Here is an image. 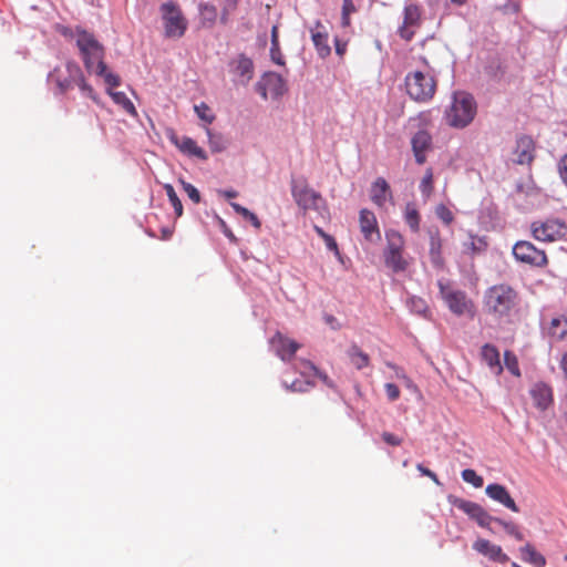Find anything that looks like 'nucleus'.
I'll use <instances>...</instances> for the list:
<instances>
[{
    "label": "nucleus",
    "instance_id": "nucleus-1",
    "mask_svg": "<svg viewBox=\"0 0 567 567\" xmlns=\"http://www.w3.org/2000/svg\"><path fill=\"white\" fill-rule=\"evenodd\" d=\"M76 47L80 50L85 69L89 72L103 76L105 83L112 89L121 84L118 75L109 72L104 63V48L93 33L85 30L76 32Z\"/></svg>",
    "mask_w": 567,
    "mask_h": 567
},
{
    "label": "nucleus",
    "instance_id": "nucleus-2",
    "mask_svg": "<svg viewBox=\"0 0 567 567\" xmlns=\"http://www.w3.org/2000/svg\"><path fill=\"white\" fill-rule=\"evenodd\" d=\"M518 303L517 290L507 284L491 286L484 292L483 307L489 316L497 319L509 317L516 311Z\"/></svg>",
    "mask_w": 567,
    "mask_h": 567
},
{
    "label": "nucleus",
    "instance_id": "nucleus-3",
    "mask_svg": "<svg viewBox=\"0 0 567 567\" xmlns=\"http://www.w3.org/2000/svg\"><path fill=\"white\" fill-rule=\"evenodd\" d=\"M49 80L55 84L60 93L78 86L83 95L96 101L93 87L86 83L81 68L73 61H68L63 68H55L50 73Z\"/></svg>",
    "mask_w": 567,
    "mask_h": 567
},
{
    "label": "nucleus",
    "instance_id": "nucleus-4",
    "mask_svg": "<svg viewBox=\"0 0 567 567\" xmlns=\"http://www.w3.org/2000/svg\"><path fill=\"white\" fill-rule=\"evenodd\" d=\"M404 85L411 100L427 103L436 92L437 82L430 71L415 70L405 75Z\"/></svg>",
    "mask_w": 567,
    "mask_h": 567
},
{
    "label": "nucleus",
    "instance_id": "nucleus-5",
    "mask_svg": "<svg viewBox=\"0 0 567 567\" xmlns=\"http://www.w3.org/2000/svg\"><path fill=\"white\" fill-rule=\"evenodd\" d=\"M476 115V103L473 96L465 92H456L453 102L446 111V123L456 128L466 127Z\"/></svg>",
    "mask_w": 567,
    "mask_h": 567
},
{
    "label": "nucleus",
    "instance_id": "nucleus-6",
    "mask_svg": "<svg viewBox=\"0 0 567 567\" xmlns=\"http://www.w3.org/2000/svg\"><path fill=\"white\" fill-rule=\"evenodd\" d=\"M386 247L383 252L385 266L392 269L394 272L405 271L409 267L408 260L403 257L404 250V238L395 231H386Z\"/></svg>",
    "mask_w": 567,
    "mask_h": 567
},
{
    "label": "nucleus",
    "instance_id": "nucleus-7",
    "mask_svg": "<svg viewBox=\"0 0 567 567\" xmlns=\"http://www.w3.org/2000/svg\"><path fill=\"white\" fill-rule=\"evenodd\" d=\"M162 19L164 22L165 37L182 38L187 30V20L179 6L169 0L161 6Z\"/></svg>",
    "mask_w": 567,
    "mask_h": 567
},
{
    "label": "nucleus",
    "instance_id": "nucleus-8",
    "mask_svg": "<svg viewBox=\"0 0 567 567\" xmlns=\"http://www.w3.org/2000/svg\"><path fill=\"white\" fill-rule=\"evenodd\" d=\"M532 235L536 240L553 243L563 239L567 234V225L558 218L536 220L530 225Z\"/></svg>",
    "mask_w": 567,
    "mask_h": 567
},
{
    "label": "nucleus",
    "instance_id": "nucleus-9",
    "mask_svg": "<svg viewBox=\"0 0 567 567\" xmlns=\"http://www.w3.org/2000/svg\"><path fill=\"white\" fill-rule=\"evenodd\" d=\"M440 295L447 308L456 316L470 313L473 310V302L462 290L453 288L450 284L439 280Z\"/></svg>",
    "mask_w": 567,
    "mask_h": 567
},
{
    "label": "nucleus",
    "instance_id": "nucleus-10",
    "mask_svg": "<svg viewBox=\"0 0 567 567\" xmlns=\"http://www.w3.org/2000/svg\"><path fill=\"white\" fill-rule=\"evenodd\" d=\"M513 255L519 262L536 268H544L548 265V257L543 249L526 240L517 241L513 247Z\"/></svg>",
    "mask_w": 567,
    "mask_h": 567
},
{
    "label": "nucleus",
    "instance_id": "nucleus-11",
    "mask_svg": "<svg viewBox=\"0 0 567 567\" xmlns=\"http://www.w3.org/2000/svg\"><path fill=\"white\" fill-rule=\"evenodd\" d=\"M449 501L453 506L476 520L481 527L491 529V523L494 522L495 517L491 516L480 504L455 496H450Z\"/></svg>",
    "mask_w": 567,
    "mask_h": 567
},
{
    "label": "nucleus",
    "instance_id": "nucleus-12",
    "mask_svg": "<svg viewBox=\"0 0 567 567\" xmlns=\"http://www.w3.org/2000/svg\"><path fill=\"white\" fill-rule=\"evenodd\" d=\"M421 24L422 11L420 6L414 3L408 4L404 7L403 22L399 27L398 33L403 40L411 41Z\"/></svg>",
    "mask_w": 567,
    "mask_h": 567
},
{
    "label": "nucleus",
    "instance_id": "nucleus-13",
    "mask_svg": "<svg viewBox=\"0 0 567 567\" xmlns=\"http://www.w3.org/2000/svg\"><path fill=\"white\" fill-rule=\"evenodd\" d=\"M291 193L297 205L303 210L318 209L319 203L322 200L321 195L310 188L307 183L293 185Z\"/></svg>",
    "mask_w": 567,
    "mask_h": 567
},
{
    "label": "nucleus",
    "instance_id": "nucleus-14",
    "mask_svg": "<svg viewBox=\"0 0 567 567\" xmlns=\"http://www.w3.org/2000/svg\"><path fill=\"white\" fill-rule=\"evenodd\" d=\"M411 147L419 165H423L426 162V155L433 150L432 135L426 130H419L411 137Z\"/></svg>",
    "mask_w": 567,
    "mask_h": 567
},
{
    "label": "nucleus",
    "instance_id": "nucleus-15",
    "mask_svg": "<svg viewBox=\"0 0 567 567\" xmlns=\"http://www.w3.org/2000/svg\"><path fill=\"white\" fill-rule=\"evenodd\" d=\"M535 158V142L530 136L522 135L516 140L513 150V162L518 165H529Z\"/></svg>",
    "mask_w": 567,
    "mask_h": 567
},
{
    "label": "nucleus",
    "instance_id": "nucleus-16",
    "mask_svg": "<svg viewBox=\"0 0 567 567\" xmlns=\"http://www.w3.org/2000/svg\"><path fill=\"white\" fill-rule=\"evenodd\" d=\"M473 549L493 561L505 564L509 560V557L503 551L501 546L484 538L476 539L473 543Z\"/></svg>",
    "mask_w": 567,
    "mask_h": 567
},
{
    "label": "nucleus",
    "instance_id": "nucleus-17",
    "mask_svg": "<svg viewBox=\"0 0 567 567\" xmlns=\"http://www.w3.org/2000/svg\"><path fill=\"white\" fill-rule=\"evenodd\" d=\"M258 86L265 99L267 97V93H270L272 96H279L286 91V84L282 76L275 72L266 73Z\"/></svg>",
    "mask_w": 567,
    "mask_h": 567
},
{
    "label": "nucleus",
    "instance_id": "nucleus-18",
    "mask_svg": "<svg viewBox=\"0 0 567 567\" xmlns=\"http://www.w3.org/2000/svg\"><path fill=\"white\" fill-rule=\"evenodd\" d=\"M313 45L321 58H327L331 53L329 45V32L321 21H316L310 29Z\"/></svg>",
    "mask_w": 567,
    "mask_h": 567
},
{
    "label": "nucleus",
    "instance_id": "nucleus-19",
    "mask_svg": "<svg viewBox=\"0 0 567 567\" xmlns=\"http://www.w3.org/2000/svg\"><path fill=\"white\" fill-rule=\"evenodd\" d=\"M271 344L276 350V353L284 361H290L291 358L295 355V353L300 348V344L296 341L285 337L280 332H277L271 338Z\"/></svg>",
    "mask_w": 567,
    "mask_h": 567
},
{
    "label": "nucleus",
    "instance_id": "nucleus-20",
    "mask_svg": "<svg viewBox=\"0 0 567 567\" xmlns=\"http://www.w3.org/2000/svg\"><path fill=\"white\" fill-rule=\"evenodd\" d=\"M485 493L489 498L502 504L512 512L517 513L519 511L514 498L505 486L497 483L488 484L485 488Z\"/></svg>",
    "mask_w": 567,
    "mask_h": 567
},
{
    "label": "nucleus",
    "instance_id": "nucleus-21",
    "mask_svg": "<svg viewBox=\"0 0 567 567\" xmlns=\"http://www.w3.org/2000/svg\"><path fill=\"white\" fill-rule=\"evenodd\" d=\"M529 393L535 406L540 411L547 410L554 402L553 389L544 382L535 383Z\"/></svg>",
    "mask_w": 567,
    "mask_h": 567
},
{
    "label": "nucleus",
    "instance_id": "nucleus-22",
    "mask_svg": "<svg viewBox=\"0 0 567 567\" xmlns=\"http://www.w3.org/2000/svg\"><path fill=\"white\" fill-rule=\"evenodd\" d=\"M233 73L239 79L241 84H247L254 76L252 60L245 54H239L231 63Z\"/></svg>",
    "mask_w": 567,
    "mask_h": 567
},
{
    "label": "nucleus",
    "instance_id": "nucleus-23",
    "mask_svg": "<svg viewBox=\"0 0 567 567\" xmlns=\"http://www.w3.org/2000/svg\"><path fill=\"white\" fill-rule=\"evenodd\" d=\"M359 221L361 233L367 240H373V236H375L377 239H380L381 235L378 227L377 217L371 210L365 208L361 209Z\"/></svg>",
    "mask_w": 567,
    "mask_h": 567
},
{
    "label": "nucleus",
    "instance_id": "nucleus-24",
    "mask_svg": "<svg viewBox=\"0 0 567 567\" xmlns=\"http://www.w3.org/2000/svg\"><path fill=\"white\" fill-rule=\"evenodd\" d=\"M370 198L378 207H384L388 199H392L390 185L383 177H378L370 189Z\"/></svg>",
    "mask_w": 567,
    "mask_h": 567
},
{
    "label": "nucleus",
    "instance_id": "nucleus-25",
    "mask_svg": "<svg viewBox=\"0 0 567 567\" xmlns=\"http://www.w3.org/2000/svg\"><path fill=\"white\" fill-rule=\"evenodd\" d=\"M171 141L176 145V147H178L181 152L200 159H207L205 151L199 147L193 138L188 136H183L179 138L177 135L172 134Z\"/></svg>",
    "mask_w": 567,
    "mask_h": 567
},
{
    "label": "nucleus",
    "instance_id": "nucleus-26",
    "mask_svg": "<svg viewBox=\"0 0 567 567\" xmlns=\"http://www.w3.org/2000/svg\"><path fill=\"white\" fill-rule=\"evenodd\" d=\"M442 238L439 229H434L430 231V248L429 255L431 262L436 268H442L444 266V258L442 256Z\"/></svg>",
    "mask_w": 567,
    "mask_h": 567
},
{
    "label": "nucleus",
    "instance_id": "nucleus-27",
    "mask_svg": "<svg viewBox=\"0 0 567 567\" xmlns=\"http://www.w3.org/2000/svg\"><path fill=\"white\" fill-rule=\"evenodd\" d=\"M481 355L483 361L496 374L502 373L503 367L499 361V352L495 346L486 343L482 347Z\"/></svg>",
    "mask_w": 567,
    "mask_h": 567
},
{
    "label": "nucleus",
    "instance_id": "nucleus-28",
    "mask_svg": "<svg viewBox=\"0 0 567 567\" xmlns=\"http://www.w3.org/2000/svg\"><path fill=\"white\" fill-rule=\"evenodd\" d=\"M519 551L522 554V559L525 563H528L534 567H545L546 558L538 553L532 544L527 543L525 546L519 548Z\"/></svg>",
    "mask_w": 567,
    "mask_h": 567
},
{
    "label": "nucleus",
    "instance_id": "nucleus-29",
    "mask_svg": "<svg viewBox=\"0 0 567 567\" xmlns=\"http://www.w3.org/2000/svg\"><path fill=\"white\" fill-rule=\"evenodd\" d=\"M348 355L350 358L351 363L358 369L361 370L370 364L369 355L363 352L357 344H352L348 350Z\"/></svg>",
    "mask_w": 567,
    "mask_h": 567
},
{
    "label": "nucleus",
    "instance_id": "nucleus-30",
    "mask_svg": "<svg viewBox=\"0 0 567 567\" xmlns=\"http://www.w3.org/2000/svg\"><path fill=\"white\" fill-rule=\"evenodd\" d=\"M404 220L413 233L420 230L421 216L415 204L408 203L404 209Z\"/></svg>",
    "mask_w": 567,
    "mask_h": 567
},
{
    "label": "nucleus",
    "instance_id": "nucleus-31",
    "mask_svg": "<svg viewBox=\"0 0 567 567\" xmlns=\"http://www.w3.org/2000/svg\"><path fill=\"white\" fill-rule=\"evenodd\" d=\"M487 247V243L483 237L470 235L468 240L464 243V251L466 254L475 255L484 251Z\"/></svg>",
    "mask_w": 567,
    "mask_h": 567
},
{
    "label": "nucleus",
    "instance_id": "nucleus-32",
    "mask_svg": "<svg viewBox=\"0 0 567 567\" xmlns=\"http://www.w3.org/2000/svg\"><path fill=\"white\" fill-rule=\"evenodd\" d=\"M270 56L271 60L278 64L284 65V56L279 48V39H278V27L274 25L271 29V48H270Z\"/></svg>",
    "mask_w": 567,
    "mask_h": 567
},
{
    "label": "nucleus",
    "instance_id": "nucleus-33",
    "mask_svg": "<svg viewBox=\"0 0 567 567\" xmlns=\"http://www.w3.org/2000/svg\"><path fill=\"white\" fill-rule=\"evenodd\" d=\"M548 331L553 338L563 340L567 336V319L554 318Z\"/></svg>",
    "mask_w": 567,
    "mask_h": 567
},
{
    "label": "nucleus",
    "instance_id": "nucleus-34",
    "mask_svg": "<svg viewBox=\"0 0 567 567\" xmlns=\"http://www.w3.org/2000/svg\"><path fill=\"white\" fill-rule=\"evenodd\" d=\"M434 190V174L433 169L429 167L420 183V192L424 198H430Z\"/></svg>",
    "mask_w": 567,
    "mask_h": 567
},
{
    "label": "nucleus",
    "instance_id": "nucleus-35",
    "mask_svg": "<svg viewBox=\"0 0 567 567\" xmlns=\"http://www.w3.org/2000/svg\"><path fill=\"white\" fill-rule=\"evenodd\" d=\"M110 95L112 96L113 101L121 105L125 112H127L131 115H137L136 109L132 101L126 96L124 92H111L109 91Z\"/></svg>",
    "mask_w": 567,
    "mask_h": 567
},
{
    "label": "nucleus",
    "instance_id": "nucleus-36",
    "mask_svg": "<svg viewBox=\"0 0 567 567\" xmlns=\"http://www.w3.org/2000/svg\"><path fill=\"white\" fill-rule=\"evenodd\" d=\"M208 136V144L213 153L223 152L226 148V140L219 133H214L210 128L206 127Z\"/></svg>",
    "mask_w": 567,
    "mask_h": 567
},
{
    "label": "nucleus",
    "instance_id": "nucleus-37",
    "mask_svg": "<svg viewBox=\"0 0 567 567\" xmlns=\"http://www.w3.org/2000/svg\"><path fill=\"white\" fill-rule=\"evenodd\" d=\"M230 205L237 214L241 215L245 219L250 221L256 229L261 227V223L255 213L250 212L238 203H231Z\"/></svg>",
    "mask_w": 567,
    "mask_h": 567
},
{
    "label": "nucleus",
    "instance_id": "nucleus-38",
    "mask_svg": "<svg viewBox=\"0 0 567 567\" xmlns=\"http://www.w3.org/2000/svg\"><path fill=\"white\" fill-rule=\"evenodd\" d=\"M194 111L197 116L207 125L212 124L216 118L209 105L204 102L195 105Z\"/></svg>",
    "mask_w": 567,
    "mask_h": 567
},
{
    "label": "nucleus",
    "instance_id": "nucleus-39",
    "mask_svg": "<svg viewBox=\"0 0 567 567\" xmlns=\"http://www.w3.org/2000/svg\"><path fill=\"white\" fill-rule=\"evenodd\" d=\"M164 189L166 192V195H167L172 206L174 207L176 216L181 217L183 215V205H182V202L178 198L173 185L165 184Z\"/></svg>",
    "mask_w": 567,
    "mask_h": 567
},
{
    "label": "nucleus",
    "instance_id": "nucleus-40",
    "mask_svg": "<svg viewBox=\"0 0 567 567\" xmlns=\"http://www.w3.org/2000/svg\"><path fill=\"white\" fill-rule=\"evenodd\" d=\"M504 363L506 369L515 377H520L517 357L512 351H505Z\"/></svg>",
    "mask_w": 567,
    "mask_h": 567
},
{
    "label": "nucleus",
    "instance_id": "nucleus-41",
    "mask_svg": "<svg viewBox=\"0 0 567 567\" xmlns=\"http://www.w3.org/2000/svg\"><path fill=\"white\" fill-rule=\"evenodd\" d=\"M462 478L466 482L472 484L474 487L480 488L483 486V477L477 475V473L474 470L466 468L462 472Z\"/></svg>",
    "mask_w": 567,
    "mask_h": 567
},
{
    "label": "nucleus",
    "instance_id": "nucleus-42",
    "mask_svg": "<svg viewBox=\"0 0 567 567\" xmlns=\"http://www.w3.org/2000/svg\"><path fill=\"white\" fill-rule=\"evenodd\" d=\"M315 230L324 240L327 248L331 251H334L338 255L339 249L334 238L318 226H315Z\"/></svg>",
    "mask_w": 567,
    "mask_h": 567
},
{
    "label": "nucleus",
    "instance_id": "nucleus-43",
    "mask_svg": "<svg viewBox=\"0 0 567 567\" xmlns=\"http://www.w3.org/2000/svg\"><path fill=\"white\" fill-rule=\"evenodd\" d=\"M435 214L446 225L452 224L454 220L452 210L443 204L437 205Z\"/></svg>",
    "mask_w": 567,
    "mask_h": 567
},
{
    "label": "nucleus",
    "instance_id": "nucleus-44",
    "mask_svg": "<svg viewBox=\"0 0 567 567\" xmlns=\"http://www.w3.org/2000/svg\"><path fill=\"white\" fill-rule=\"evenodd\" d=\"M202 17L209 21L210 23L215 22L217 19V10L214 4L204 3L199 6Z\"/></svg>",
    "mask_w": 567,
    "mask_h": 567
},
{
    "label": "nucleus",
    "instance_id": "nucleus-45",
    "mask_svg": "<svg viewBox=\"0 0 567 567\" xmlns=\"http://www.w3.org/2000/svg\"><path fill=\"white\" fill-rule=\"evenodd\" d=\"M355 6L352 0H343L342 2V25H350V14L355 12Z\"/></svg>",
    "mask_w": 567,
    "mask_h": 567
},
{
    "label": "nucleus",
    "instance_id": "nucleus-46",
    "mask_svg": "<svg viewBox=\"0 0 567 567\" xmlns=\"http://www.w3.org/2000/svg\"><path fill=\"white\" fill-rule=\"evenodd\" d=\"M238 6V0H224V6L221 10V22L226 23L228 20V16L236 10Z\"/></svg>",
    "mask_w": 567,
    "mask_h": 567
},
{
    "label": "nucleus",
    "instance_id": "nucleus-47",
    "mask_svg": "<svg viewBox=\"0 0 567 567\" xmlns=\"http://www.w3.org/2000/svg\"><path fill=\"white\" fill-rule=\"evenodd\" d=\"M183 187L189 199H192L195 204L200 202V194L194 185L183 182Z\"/></svg>",
    "mask_w": 567,
    "mask_h": 567
},
{
    "label": "nucleus",
    "instance_id": "nucleus-48",
    "mask_svg": "<svg viewBox=\"0 0 567 567\" xmlns=\"http://www.w3.org/2000/svg\"><path fill=\"white\" fill-rule=\"evenodd\" d=\"M557 171L561 182L567 186V154L558 161Z\"/></svg>",
    "mask_w": 567,
    "mask_h": 567
},
{
    "label": "nucleus",
    "instance_id": "nucleus-49",
    "mask_svg": "<svg viewBox=\"0 0 567 567\" xmlns=\"http://www.w3.org/2000/svg\"><path fill=\"white\" fill-rule=\"evenodd\" d=\"M384 389H385V392H386V395H388V399L390 401H395L400 398V389L396 384L394 383H386L384 385Z\"/></svg>",
    "mask_w": 567,
    "mask_h": 567
},
{
    "label": "nucleus",
    "instance_id": "nucleus-50",
    "mask_svg": "<svg viewBox=\"0 0 567 567\" xmlns=\"http://www.w3.org/2000/svg\"><path fill=\"white\" fill-rule=\"evenodd\" d=\"M494 522L501 525L505 529V532L511 536L518 529L517 525H515L512 522H506L502 518L495 517Z\"/></svg>",
    "mask_w": 567,
    "mask_h": 567
},
{
    "label": "nucleus",
    "instance_id": "nucleus-51",
    "mask_svg": "<svg viewBox=\"0 0 567 567\" xmlns=\"http://www.w3.org/2000/svg\"><path fill=\"white\" fill-rule=\"evenodd\" d=\"M382 440L386 444H389L391 446H399L402 443V439L401 437H399V436H396V435H394L393 433H390V432H383L382 433Z\"/></svg>",
    "mask_w": 567,
    "mask_h": 567
},
{
    "label": "nucleus",
    "instance_id": "nucleus-52",
    "mask_svg": "<svg viewBox=\"0 0 567 567\" xmlns=\"http://www.w3.org/2000/svg\"><path fill=\"white\" fill-rule=\"evenodd\" d=\"M416 468H417V471L422 475L427 476L429 478H431L436 485H441V482H440L437 475L433 471H431L430 468L423 466L422 464H417Z\"/></svg>",
    "mask_w": 567,
    "mask_h": 567
},
{
    "label": "nucleus",
    "instance_id": "nucleus-53",
    "mask_svg": "<svg viewBox=\"0 0 567 567\" xmlns=\"http://www.w3.org/2000/svg\"><path fill=\"white\" fill-rule=\"evenodd\" d=\"M220 225L223 227V231L227 238H229L231 241L236 243L237 238L234 235V233L227 227L224 220H220Z\"/></svg>",
    "mask_w": 567,
    "mask_h": 567
},
{
    "label": "nucleus",
    "instance_id": "nucleus-54",
    "mask_svg": "<svg viewBox=\"0 0 567 567\" xmlns=\"http://www.w3.org/2000/svg\"><path fill=\"white\" fill-rule=\"evenodd\" d=\"M412 303L415 306L416 311L420 313L426 310L425 303L421 299H419L416 301L412 300Z\"/></svg>",
    "mask_w": 567,
    "mask_h": 567
},
{
    "label": "nucleus",
    "instance_id": "nucleus-55",
    "mask_svg": "<svg viewBox=\"0 0 567 567\" xmlns=\"http://www.w3.org/2000/svg\"><path fill=\"white\" fill-rule=\"evenodd\" d=\"M560 369L567 378V353H564L560 360Z\"/></svg>",
    "mask_w": 567,
    "mask_h": 567
},
{
    "label": "nucleus",
    "instance_id": "nucleus-56",
    "mask_svg": "<svg viewBox=\"0 0 567 567\" xmlns=\"http://www.w3.org/2000/svg\"><path fill=\"white\" fill-rule=\"evenodd\" d=\"M172 235H173V230L172 229H169L167 227L162 229V239L167 240V239H169L172 237Z\"/></svg>",
    "mask_w": 567,
    "mask_h": 567
},
{
    "label": "nucleus",
    "instance_id": "nucleus-57",
    "mask_svg": "<svg viewBox=\"0 0 567 567\" xmlns=\"http://www.w3.org/2000/svg\"><path fill=\"white\" fill-rule=\"evenodd\" d=\"M301 364H302V368L305 370H313V371H316L315 365L311 362H309V361L303 360V361H301Z\"/></svg>",
    "mask_w": 567,
    "mask_h": 567
},
{
    "label": "nucleus",
    "instance_id": "nucleus-58",
    "mask_svg": "<svg viewBox=\"0 0 567 567\" xmlns=\"http://www.w3.org/2000/svg\"><path fill=\"white\" fill-rule=\"evenodd\" d=\"M224 196L226 198H234L237 196V192L236 190H225L223 192Z\"/></svg>",
    "mask_w": 567,
    "mask_h": 567
},
{
    "label": "nucleus",
    "instance_id": "nucleus-59",
    "mask_svg": "<svg viewBox=\"0 0 567 567\" xmlns=\"http://www.w3.org/2000/svg\"><path fill=\"white\" fill-rule=\"evenodd\" d=\"M512 536L515 537L517 540H523V538H524V535L519 530V528Z\"/></svg>",
    "mask_w": 567,
    "mask_h": 567
},
{
    "label": "nucleus",
    "instance_id": "nucleus-60",
    "mask_svg": "<svg viewBox=\"0 0 567 567\" xmlns=\"http://www.w3.org/2000/svg\"><path fill=\"white\" fill-rule=\"evenodd\" d=\"M322 381L330 388L333 386L332 382L330 381V379L327 377V375H322L321 377Z\"/></svg>",
    "mask_w": 567,
    "mask_h": 567
},
{
    "label": "nucleus",
    "instance_id": "nucleus-61",
    "mask_svg": "<svg viewBox=\"0 0 567 567\" xmlns=\"http://www.w3.org/2000/svg\"><path fill=\"white\" fill-rule=\"evenodd\" d=\"M336 51H337V53H338L339 55H342V54H343V52H344V48H343V47H341V45H339V44L337 43Z\"/></svg>",
    "mask_w": 567,
    "mask_h": 567
},
{
    "label": "nucleus",
    "instance_id": "nucleus-62",
    "mask_svg": "<svg viewBox=\"0 0 567 567\" xmlns=\"http://www.w3.org/2000/svg\"><path fill=\"white\" fill-rule=\"evenodd\" d=\"M453 4H456V6H463L466 0H450Z\"/></svg>",
    "mask_w": 567,
    "mask_h": 567
},
{
    "label": "nucleus",
    "instance_id": "nucleus-63",
    "mask_svg": "<svg viewBox=\"0 0 567 567\" xmlns=\"http://www.w3.org/2000/svg\"><path fill=\"white\" fill-rule=\"evenodd\" d=\"M293 391H299L300 389L297 386V383L293 382L290 386Z\"/></svg>",
    "mask_w": 567,
    "mask_h": 567
},
{
    "label": "nucleus",
    "instance_id": "nucleus-64",
    "mask_svg": "<svg viewBox=\"0 0 567 567\" xmlns=\"http://www.w3.org/2000/svg\"><path fill=\"white\" fill-rule=\"evenodd\" d=\"M334 320H336V319H334V317H332V316H328V317H327V322H329V323L333 322Z\"/></svg>",
    "mask_w": 567,
    "mask_h": 567
}]
</instances>
